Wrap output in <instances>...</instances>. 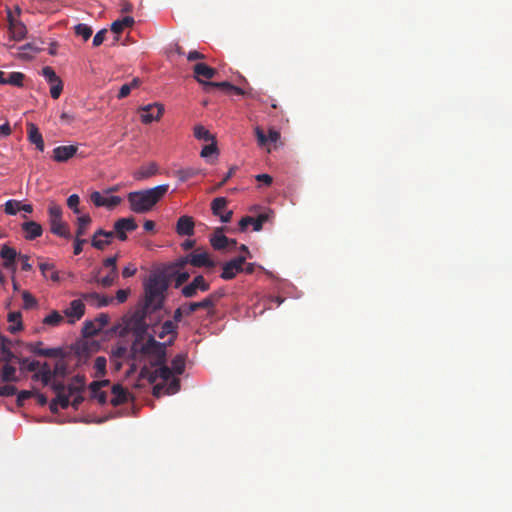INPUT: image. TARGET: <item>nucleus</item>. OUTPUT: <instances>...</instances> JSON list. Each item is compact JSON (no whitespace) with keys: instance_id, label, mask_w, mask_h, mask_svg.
<instances>
[{"instance_id":"obj_1","label":"nucleus","mask_w":512,"mask_h":512,"mask_svg":"<svg viewBox=\"0 0 512 512\" xmlns=\"http://www.w3.org/2000/svg\"><path fill=\"white\" fill-rule=\"evenodd\" d=\"M168 189V184H162L150 189L128 193L127 200L131 211L138 214H144L151 211L153 207L165 196Z\"/></svg>"},{"instance_id":"obj_2","label":"nucleus","mask_w":512,"mask_h":512,"mask_svg":"<svg viewBox=\"0 0 512 512\" xmlns=\"http://www.w3.org/2000/svg\"><path fill=\"white\" fill-rule=\"evenodd\" d=\"M167 287V283L163 279L158 277L149 279L145 284V308L147 310L155 311L162 307Z\"/></svg>"},{"instance_id":"obj_3","label":"nucleus","mask_w":512,"mask_h":512,"mask_svg":"<svg viewBox=\"0 0 512 512\" xmlns=\"http://www.w3.org/2000/svg\"><path fill=\"white\" fill-rule=\"evenodd\" d=\"M136 339L132 343L130 350H128L123 345H117L111 348V362H116V360H132L135 361L139 355V341L141 340L143 334L146 332V325L139 321L137 326L135 327Z\"/></svg>"},{"instance_id":"obj_4","label":"nucleus","mask_w":512,"mask_h":512,"mask_svg":"<svg viewBox=\"0 0 512 512\" xmlns=\"http://www.w3.org/2000/svg\"><path fill=\"white\" fill-rule=\"evenodd\" d=\"M62 207L51 201L48 206V219L50 224V231L54 235L64 239H71V232L66 222L62 220Z\"/></svg>"},{"instance_id":"obj_5","label":"nucleus","mask_w":512,"mask_h":512,"mask_svg":"<svg viewBox=\"0 0 512 512\" xmlns=\"http://www.w3.org/2000/svg\"><path fill=\"white\" fill-rule=\"evenodd\" d=\"M166 343L158 342L153 336H149L144 344L139 343V354L147 355L151 358V366L166 363Z\"/></svg>"},{"instance_id":"obj_6","label":"nucleus","mask_w":512,"mask_h":512,"mask_svg":"<svg viewBox=\"0 0 512 512\" xmlns=\"http://www.w3.org/2000/svg\"><path fill=\"white\" fill-rule=\"evenodd\" d=\"M164 113V106L160 103H152L140 108V119L144 124L158 121Z\"/></svg>"},{"instance_id":"obj_7","label":"nucleus","mask_w":512,"mask_h":512,"mask_svg":"<svg viewBox=\"0 0 512 512\" xmlns=\"http://www.w3.org/2000/svg\"><path fill=\"white\" fill-rule=\"evenodd\" d=\"M245 263L244 256H238L233 258L230 261H227L222 266V273L220 277L224 280H231L236 277V275L242 271H244L243 264Z\"/></svg>"},{"instance_id":"obj_8","label":"nucleus","mask_w":512,"mask_h":512,"mask_svg":"<svg viewBox=\"0 0 512 512\" xmlns=\"http://www.w3.org/2000/svg\"><path fill=\"white\" fill-rule=\"evenodd\" d=\"M210 289V284L202 275H197L188 285L184 286L181 293L186 298L195 297L198 291L206 292Z\"/></svg>"},{"instance_id":"obj_9","label":"nucleus","mask_w":512,"mask_h":512,"mask_svg":"<svg viewBox=\"0 0 512 512\" xmlns=\"http://www.w3.org/2000/svg\"><path fill=\"white\" fill-rule=\"evenodd\" d=\"M271 214H272V212L270 211V212L261 213L260 215H258L257 218H253L251 216L242 217L239 221L240 231H242V232L245 231L249 225L253 226L254 231L258 232V231L262 230L264 223L269 221Z\"/></svg>"},{"instance_id":"obj_10","label":"nucleus","mask_w":512,"mask_h":512,"mask_svg":"<svg viewBox=\"0 0 512 512\" xmlns=\"http://www.w3.org/2000/svg\"><path fill=\"white\" fill-rule=\"evenodd\" d=\"M137 229V224L134 218H120L114 223V236L119 240L125 241L127 239L126 232H131Z\"/></svg>"},{"instance_id":"obj_11","label":"nucleus","mask_w":512,"mask_h":512,"mask_svg":"<svg viewBox=\"0 0 512 512\" xmlns=\"http://www.w3.org/2000/svg\"><path fill=\"white\" fill-rule=\"evenodd\" d=\"M90 200L96 207H106L108 209L115 208L122 201L121 197H119V196L107 197L98 191H94L91 193Z\"/></svg>"},{"instance_id":"obj_12","label":"nucleus","mask_w":512,"mask_h":512,"mask_svg":"<svg viewBox=\"0 0 512 512\" xmlns=\"http://www.w3.org/2000/svg\"><path fill=\"white\" fill-rule=\"evenodd\" d=\"M193 73H194V78L201 84H203V86L205 87V83H207L208 81H204L205 79L206 80H209V79H212L216 76L217 74V70L208 66L207 64L203 63V62H198L196 63L194 66H193Z\"/></svg>"},{"instance_id":"obj_13","label":"nucleus","mask_w":512,"mask_h":512,"mask_svg":"<svg viewBox=\"0 0 512 512\" xmlns=\"http://www.w3.org/2000/svg\"><path fill=\"white\" fill-rule=\"evenodd\" d=\"M83 300L82 298L73 300L69 307L64 310V314L68 318L69 323H75L85 314V304Z\"/></svg>"},{"instance_id":"obj_14","label":"nucleus","mask_w":512,"mask_h":512,"mask_svg":"<svg viewBox=\"0 0 512 512\" xmlns=\"http://www.w3.org/2000/svg\"><path fill=\"white\" fill-rule=\"evenodd\" d=\"M190 264L194 267H215L216 263L210 258L206 251H200L196 249L194 252L189 254Z\"/></svg>"},{"instance_id":"obj_15","label":"nucleus","mask_w":512,"mask_h":512,"mask_svg":"<svg viewBox=\"0 0 512 512\" xmlns=\"http://www.w3.org/2000/svg\"><path fill=\"white\" fill-rule=\"evenodd\" d=\"M114 237L113 231L98 229L92 237L91 245L98 250H103L106 246L111 244Z\"/></svg>"},{"instance_id":"obj_16","label":"nucleus","mask_w":512,"mask_h":512,"mask_svg":"<svg viewBox=\"0 0 512 512\" xmlns=\"http://www.w3.org/2000/svg\"><path fill=\"white\" fill-rule=\"evenodd\" d=\"M78 147L76 145L58 146L53 149L52 158L54 161L66 162L76 155Z\"/></svg>"},{"instance_id":"obj_17","label":"nucleus","mask_w":512,"mask_h":512,"mask_svg":"<svg viewBox=\"0 0 512 512\" xmlns=\"http://www.w3.org/2000/svg\"><path fill=\"white\" fill-rule=\"evenodd\" d=\"M42 342H36L34 344L29 345V350L38 356L56 358L63 356V351L61 348H42Z\"/></svg>"},{"instance_id":"obj_18","label":"nucleus","mask_w":512,"mask_h":512,"mask_svg":"<svg viewBox=\"0 0 512 512\" xmlns=\"http://www.w3.org/2000/svg\"><path fill=\"white\" fill-rule=\"evenodd\" d=\"M194 220L191 216H181L176 224V232L180 236H192L194 234Z\"/></svg>"},{"instance_id":"obj_19","label":"nucleus","mask_w":512,"mask_h":512,"mask_svg":"<svg viewBox=\"0 0 512 512\" xmlns=\"http://www.w3.org/2000/svg\"><path fill=\"white\" fill-rule=\"evenodd\" d=\"M109 384L108 380L93 381L89 385L91 391V398L96 399L100 404L107 402V394L101 391V388Z\"/></svg>"},{"instance_id":"obj_20","label":"nucleus","mask_w":512,"mask_h":512,"mask_svg":"<svg viewBox=\"0 0 512 512\" xmlns=\"http://www.w3.org/2000/svg\"><path fill=\"white\" fill-rule=\"evenodd\" d=\"M81 298L97 308L109 305L113 299L107 296H102L96 292L81 293Z\"/></svg>"},{"instance_id":"obj_21","label":"nucleus","mask_w":512,"mask_h":512,"mask_svg":"<svg viewBox=\"0 0 512 512\" xmlns=\"http://www.w3.org/2000/svg\"><path fill=\"white\" fill-rule=\"evenodd\" d=\"M21 228L25 233L26 240H34L43 233L42 226L35 221H26L21 225Z\"/></svg>"},{"instance_id":"obj_22","label":"nucleus","mask_w":512,"mask_h":512,"mask_svg":"<svg viewBox=\"0 0 512 512\" xmlns=\"http://www.w3.org/2000/svg\"><path fill=\"white\" fill-rule=\"evenodd\" d=\"M177 328L178 325L174 321L167 320L161 325L160 331L156 332V334L160 339H163L167 335H172L169 341L166 342L167 345H172L177 335Z\"/></svg>"},{"instance_id":"obj_23","label":"nucleus","mask_w":512,"mask_h":512,"mask_svg":"<svg viewBox=\"0 0 512 512\" xmlns=\"http://www.w3.org/2000/svg\"><path fill=\"white\" fill-rule=\"evenodd\" d=\"M211 246L215 250L229 248L230 239L223 234V228H217L210 238Z\"/></svg>"},{"instance_id":"obj_24","label":"nucleus","mask_w":512,"mask_h":512,"mask_svg":"<svg viewBox=\"0 0 512 512\" xmlns=\"http://www.w3.org/2000/svg\"><path fill=\"white\" fill-rule=\"evenodd\" d=\"M0 257L4 260V267L8 269H13L15 271V260L17 257V252L14 248L3 245L0 251Z\"/></svg>"},{"instance_id":"obj_25","label":"nucleus","mask_w":512,"mask_h":512,"mask_svg":"<svg viewBox=\"0 0 512 512\" xmlns=\"http://www.w3.org/2000/svg\"><path fill=\"white\" fill-rule=\"evenodd\" d=\"M112 398L110 403L113 406H119L128 401L129 392L120 384H115L112 387Z\"/></svg>"},{"instance_id":"obj_26","label":"nucleus","mask_w":512,"mask_h":512,"mask_svg":"<svg viewBox=\"0 0 512 512\" xmlns=\"http://www.w3.org/2000/svg\"><path fill=\"white\" fill-rule=\"evenodd\" d=\"M39 269L45 278H49L51 281L58 283L60 281L59 273L55 269L54 264L43 262L39 264Z\"/></svg>"},{"instance_id":"obj_27","label":"nucleus","mask_w":512,"mask_h":512,"mask_svg":"<svg viewBox=\"0 0 512 512\" xmlns=\"http://www.w3.org/2000/svg\"><path fill=\"white\" fill-rule=\"evenodd\" d=\"M9 32L11 35V39L14 41H21L26 36V27L25 25L19 21L18 23H11L9 27Z\"/></svg>"},{"instance_id":"obj_28","label":"nucleus","mask_w":512,"mask_h":512,"mask_svg":"<svg viewBox=\"0 0 512 512\" xmlns=\"http://www.w3.org/2000/svg\"><path fill=\"white\" fill-rule=\"evenodd\" d=\"M200 172V169L187 167L174 171V176L177 177L180 182H186L187 180L197 176Z\"/></svg>"},{"instance_id":"obj_29","label":"nucleus","mask_w":512,"mask_h":512,"mask_svg":"<svg viewBox=\"0 0 512 512\" xmlns=\"http://www.w3.org/2000/svg\"><path fill=\"white\" fill-rule=\"evenodd\" d=\"M133 24L134 19L130 16H125L111 24V31L115 34H120L125 28L131 27Z\"/></svg>"},{"instance_id":"obj_30","label":"nucleus","mask_w":512,"mask_h":512,"mask_svg":"<svg viewBox=\"0 0 512 512\" xmlns=\"http://www.w3.org/2000/svg\"><path fill=\"white\" fill-rule=\"evenodd\" d=\"M21 318L22 315L19 311L10 312L8 314V321L12 323V325L9 327V331L12 334H15L23 329Z\"/></svg>"},{"instance_id":"obj_31","label":"nucleus","mask_w":512,"mask_h":512,"mask_svg":"<svg viewBox=\"0 0 512 512\" xmlns=\"http://www.w3.org/2000/svg\"><path fill=\"white\" fill-rule=\"evenodd\" d=\"M226 295V291L224 288H219L205 297V301L207 302V306L210 307L211 311L214 313L215 306L217 303Z\"/></svg>"},{"instance_id":"obj_32","label":"nucleus","mask_w":512,"mask_h":512,"mask_svg":"<svg viewBox=\"0 0 512 512\" xmlns=\"http://www.w3.org/2000/svg\"><path fill=\"white\" fill-rule=\"evenodd\" d=\"M91 222L92 219L88 214L78 217L76 222L77 229L75 236H77L78 238L84 236Z\"/></svg>"},{"instance_id":"obj_33","label":"nucleus","mask_w":512,"mask_h":512,"mask_svg":"<svg viewBox=\"0 0 512 512\" xmlns=\"http://www.w3.org/2000/svg\"><path fill=\"white\" fill-rule=\"evenodd\" d=\"M117 279H118V271H109V273L106 276H104L102 278L95 276L92 281L98 283L99 285H101L104 288H108V287L112 286L116 282Z\"/></svg>"},{"instance_id":"obj_34","label":"nucleus","mask_w":512,"mask_h":512,"mask_svg":"<svg viewBox=\"0 0 512 512\" xmlns=\"http://www.w3.org/2000/svg\"><path fill=\"white\" fill-rule=\"evenodd\" d=\"M85 388V377L83 375H76L73 377L71 383L67 386L70 394L82 392Z\"/></svg>"},{"instance_id":"obj_35","label":"nucleus","mask_w":512,"mask_h":512,"mask_svg":"<svg viewBox=\"0 0 512 512\" xmlns=\"http://www.w3.org/2000/svg\"><path fill=\"white\" fill-rule=\"evenodd\" d=\"M2 382H17L18 377L16 375V368L9 363H6L1 372Z\"/></svg>"},{"instance_id":"obj_36","label":"nucleus","mask_w":512,"mask_h":512,"mask_svg":"<svg viewBox=\"0 0 512 512\" xmlns=\"http://www.w3.org/2000/svg\"><path fill=\"white\" fill-rule=\"evenodd\" d=\"M157 172V165L155 163H151L146 167H141L135 174L134 177L137 180L147 179Z\"/></svg>"},{"instance_id":"obj_37","label":"nucleus","mask_w":512,"mask_h":512,"mask_svg":"<svg viewBox=\"0 0 512 512\" xmlns=\"http://www.w3.org/2000/svg\"><path fill=\"white\" fill-rule=\"evenodd\" d=\"M185 360L186 355L178 354L176 355L171 362V370L173 373L181 375L185 370Z\"/></svg>"},{"instance_id":"obj_38","label":"nucleus","mask_w":512,"mask_h":512,"mask_svg":"<svg viewBox=\"0 0 512 512\" xmlns=\"http://www.w3.org/2000/svg\"><path fill=\"white\" fill-rule=\"evenodd\" d=\"M186 306V316H190L198 309H206L208 311L209 315H213V312L211 311L210 307L207 306V302L205 299L199 301V302H191L188 304H185Z\"/></svg>"},{"instance_id":"obj_39","label":"nucleus","mask_w":512,"mask_h":512,"mask_svg":"<svg viewBox=\"0 0 512 512\" xmlns=\"http://www.w3.org/2000/svg\"><path fill=\"white\" fill-rule=\"evenodd\" d=\"M194 136L198 140H202L205 142L214 140V137L212 136V134L202 125H196L194 127Z\"/></svg>"},{"instance_id":"obj_40","label":"nucleus","mask_w":512,"mask_h":512,"mask_svg":"<svg viewBox=\"0 0 512 512\" xmlns=\"http://www.w3.org/2000/svg\"><path fill=\"white\" fill-rule=\"evenodd\" d=\"M227 206V199L224 197H217L211 203V210L215 216H220L222 211Z\"/></svg>"},{"instance_id":"obj_41","label":"nucleus","mask_w":512,"mask_h":512,"mask_svg":"<svg viewBox=\"0 0 512 512\" xmlns=\"http://www.w3.org/2000/svg\"><path fill=\"white\" fill-rule=\"evenodd\" d=\"M171 277L174 278L175 288L182 286L190 278V274L186 271L173 270L171 271Z\"/></svg>"},{"instance_id":"obj_42","label":"nucleus","mask_w":512,"mask_h":512,"mask_svg":"<svg viewBox=\"0 0 512 512\" xmlns=\"http://www.w3.org/2000/svg\"><path fill=\"white\" fill-rule=\"evenodd\" d=\"M63 321V316L58 311H52L43 319V324L58 326Z\"/></svg>"},{"instance_id":"obj_43","label":"nucleus","mask_w":512,"mask_h":512,"mask_svg":"<svg viewBox=\"0 0 512 512\" xmlns=\"http://www.w3.org/2000/svg\"><path fill=\"white\" fill-rule=\"evenodd\" d=\"M28 139L33 144L39 143L43 139L39 129L33 123L28 124Z\"/></svg>"},{"instance_id":"obj_44","label":"nucleus","mask_w":512,"mask_h":512,"mask_svg":"<svg viewBox=\"0 0 512 512\" xmlns=\"http://www.w3.org/2000/svg\"><path fill=\"white\" fill-rule=\"evenodd\" d=\"M75 34L83 38V40L87 41L92 35V28L86 24L80 23L77 24L74 28Z\"/></svg>"},{"instance_id":"obj_45","label":"nucleus","mask_w":512,"mask_h":512,"mask_svg":"<svg viewBox=\"0 0 512 512\" xmlns=\"http://www.w3.org/2000/svg\"><path fill=\"white\" fill-rule=\"evenodd\" d=\"M154 367L158 373L159 378L163 379L164 381H168L171 378L173 371L165 363L157 364Z\"/></svg>"},{"instance_id":"obj_46","label":"nucleus","mask_w":512,"mask_h":512,"mask_svg":"<svg viewBox=\"0 0 512 512\" xmlns=\"http://www.w3.org/2000/svg\"><path fill=\"white\" fill-rule=\"evenodd\" d=\"M52 378H53L52 370L50 369L48 363H44L40 370V380L42 381L43 385L46 386V385L50 384Z\"/></svg>"},{"instance_id":"obj_47","label":"nucleus","mask_w":512,"mask_h":512,"mask_svg":"<svg viewBox=\"0 0 512 512\" xmlns=\"http://www.w3.org/2000/svg\"><path fill=\"white\" fill-rule=\"evenodd\" d=\"M21 202L18 200H8L4 205V211L8 215H16L20 211Z\"/></svg>"},{"instance_id":"obj_48","label":"nucleus","mask_w":512,"mask_h":512,"mask_svg":"<svg viewBox=\"0 0 512 512\" xmlns=\"http://www.w3.org/2000/svg\"><path fill=\"white\" fill-rule=\"evenodd\" d=\"M22 299H23V308L24 309H32L37 306V300L36 298L28 291L22 292Z\"/></svg>"},{"instance_id":"obj_49","label":"nucleus","mask_w":512,"mask_h":512,"mask_svg":"<svg viewBox=\"0 0 512 512\" xmlns=\"http://www.w3.org/2000/svg\"><path fill=\"white\" fill-rule=\"evenodd\" d=\"M24 77V74L21 72H12L9 74L6 84H10L16 87H22Z\"/></svg>"},{"instance_id":"obj_50","label":"nucleus","mask_w":512,"mask_h":512,"mask_svg":"<svg viewBox=\"0 0 512 512\" xmlns=\"http://www.w3.org/2000/svg\"><path fill=\"white\" fill-rule=\"evenodd\" d=\"M42 75L50 84L56 83L57 81L61 80L59 76H57V74L55 73L54 69L50 66H45L42 69Z\"/></svg>"},{"instance_id":"obj_51","label":"nucleus","mask_w":512,"mask_h":512,"mask_svg":"<svg viewBox=\"0 0 512 512\" xmlns=\"http://www.w3.org/2000/svg\"><path fill=\"white\" fill-rule=\"evenodd\" d=\"M74 394H70L69 390L65 393L56 394V398L54 399L57 401L58 406H60L62 409H67L70 406V397Z\"/></svg>"},{"instance_id":"obj_52","label":"nucleus","mask_w":512,"mask_h":512,"mask_svg":"<svg viewBox=\"0 0 512 512\" xmlns=\"http://www.w3.org/2000/svg\"><path fill=\"white\" fill-rule=\"evenodd\" d=\"M83 335L86 337H91L100 332L97 328V325L94 321H86L83 325L82 329Z\"/></svg>"},{"instance_id":"obj_53","label":"nucleus","mask_w":512,"mask_h":512,"mask_svg":"<svg viewBox=\"0 0 512 512\" xmlns=\"http://www.w3.org/2000/svg\"><path fill=\"white\" fill-rule=\"evenodd\" d=\"M106 359L105 357L99 356L95 359L94 368L97 376H104L106 373Z\"/></svg>"},{"instance_id":"obj_54","label":"nucleus","mask_w":512,"mask_h":512,"mask_svg":"<svg viewBox=\"0 0 512 512\" xmlns=\"http://www.w3.org/2000/svg\"><path fill=\"white\" fill-rule=\"evenodd\" d=\"M232 86H233V84H231L230 82H227V81L207 82V83H205V91L209 92L211 88L217 87V88H222V89L226 90L227 92H230Z\"/></svg>"},{"instance_id":"obj_55","label":"nucleus","mask_w":512,"mask_h":512,"mask_svg":"<svg viewBox=\"0 0 512 512\" xmlns=\"http://www.w3.org/2000/svg\"><path fill=\"white\" fill-rule=\"evenodd\" d=\"M79 203L80 198L77 194H72L67 199V206L76 214L80 213Z\"/></svg>"},{"instance_id":"obj_56","label":"nucleus","mask_w":512,"mask_h":512,"mask_svg":"<svg viewBox=\"0 0 512 512\" xmlns=\"http://www.w3.org/2000/svg\"><path fill=\"white\" fill-rule=\"evenodd\" d=\"M20 364L29 372H36L40 367V363L38 361H29L27 358L21 359Z\"/></svg>"},{"instance_id":"obj_57","label":"nucleus","mask_w":512,"mask_h":512,"mask_svg":"<svg viewBox=\"0 0 512 512\" xmlns=\"http://www.w3.org/2000/svg\"><path fill=\"white\" fill-rule=\"evenodd\" d=\"M187 264H190L189 260V254L183 257L178 258L173 264L171 265V269L173 270H179L181 271L186 267Z\"/></svg>"},{"instance_id":"obj_58","label":"nucleus","mask_w":512,"mask_h":512,"mask_svg":"<svg viewBox=\"0 0 512 512\" xmlns=\"http://www.w3.org/2000/svg\"><path fill=\"white\" fill-rule=\"evenodd\" d=\"M63 91V82L62 80L57 81L56 83L51 84L50 95L53 99H58Z\"/></svg>"},{"instance_id":"obj_59","label":"nucleus","mask_w":512,"mask_h":512,"mask_svg":"<svg viewBox=\"0 0 512 512\" xmlns=\"http://www.w3.org/2000/svg\"><path fill=\"white\" fill-rule=\"evenodd\" d=\"M52 372H53V377L54 376L64 377L67 374V366L63 361H57Z\"/></svg>"},{"instance_id":"obj_60","label":"nucleus","mask_w":512,"mask_h":512,"mask_svg":"<svg viewBox=\"0 0 512 512\" xmlns=\"http://www.w3.org/2000/svg\"><path fill=\"white\" fill-rule=\"evenodd\" d=\"M254 132H255V136L257 138L258 145L260 147L266 146V144L268 143V138L265 135L264 131L259 126H257L254 129Z\"/></svg>"},{"instance_id":"obj_61","label":"nucleus","mask_w":512,"mask_h":512,"mask_svg":"<svg viewBox=\"0 0 512 512\" xmlns=\"http://www.w3.org/2000/svg\"><path fill=\"white\" fill-rule=\"evenodd\" d=\"M95 324L97 325V328L99 331H101L105 326L109 323V316L108 314L101 313L94 319Z\"/></svg>"},{"instance_id":"obj_62","label":"nucleus","mask_w":512,"mask_h":512,"mask_svg":"<svg viewBox=\"0 0 512 512\" xmlns=\"http://www.w3.org/2000/svg\"><path fill=\"white\" fill-rule=\"evenodd\" d=\"M32 396H34V392L33 391H29V390H22L18 393L17 395V405L18 406H23L25 401L29 398H31Z\"/></svg>"},{"instance_id":"obj_63","label":"nucleus","mask_w":512,"mask_h":512,"mask_svg":"<svg viewBox=\"0 0 512 512\" xmlns=\"http://www.w3.org/2000/svg\"><path fill=\"white\" fill-rule=\"evenodd\" d=\"M118 255L108 257L103 261V267L109 268L110 271H118L117 268Z\"/></svg>"},{"instance_id":"obj_64","label":"nucleus","mask_w":512,"mask_h":512,"mask_svg":"<svg viewBox=\"0 0 512 512\" xmlns=\"http://www.w3.org/2000/svg\"><path fill=\"white\" fill-rule=\"evenodd\" d=\"M166 388L167 394H175L180 389V380L178 378H173Z\"/></svg>"}]
</instances>
